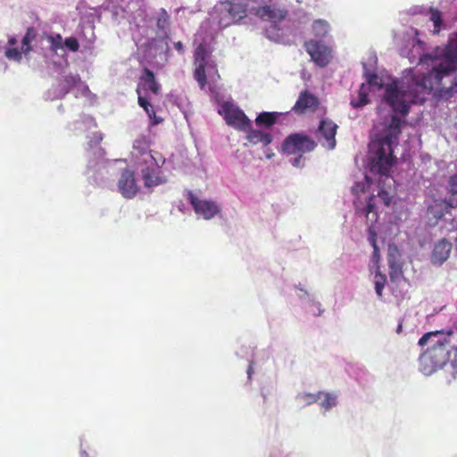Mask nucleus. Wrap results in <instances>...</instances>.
Returning a JSON list of instances; mask_svg holds the SVG:
<instances>
[{"mask_svg":"<svg viewBox=\"0 0 457 457\" xmlns=\"http://www.w3.org/2000/svg\"><path fill=\"white\" fill-rule=\"evenodd\" d=\"M375 195L370 196L366 207L362 210V213L366 216L367 220L370 221L371 225L377 221L378 217V212L375 210L376 207L373 203Z\"/></svg>","mask_w":457,"mask_h":457,"instance_id":"obj_22","label":"nucleus"},{"mask_svg":"<svg viewBox=\"0 0 457 457\" xmlns=\"http://www.w3.org/2000/svg\"><path fill=\"white\" fill-rule=\"evenodd\" d=\"M79 81V75L64 76L59 82L57 96L64 97Z\"/></svg>","mask_w":457,"mask_h":457,"instance_id":"obj_18","label":"nucleus"},{"mask_svg":"<svg viewBox=\"0 0 457 457\" xmlns=\"http://www.w3.org/2000/svg\"><path fill=\"white\" fill-rule=\"evenodd\" d=\"M448 342L452 344L451 350L453 351L452 364L457 369V326L448 331Z\"/></svg>","mask_w":457,"mask_h":457,"instance_id":"obj_24","label":"nucleus"},{"mask_svg":"<svg viewBox=\"0 0 457 457\" xmlns=\"http://www.w3.org/2000/svg\"><path fill=\"white\" fill-rule=\"evenodd\" d=\"M46 39L50 44V50L57 53L59 49L62 48V37L60 34H46Z\"/></svg>","mask_w":457,"mask_h":457,"instance_id":"obj_25","label":"nucleus"},{"mask_svg":"<svg viewBox=\"0 0 457 457\" xmlns=\"http://www.w3.org/2000/svg\"><path fill=\"white\" fill-rule=\"evenodd\" d=\"M369 103V93L367 91L365 84H361L358 90L357 98H353L350 104L353 108H361Z\"/></svg>","mask_w":457,"mask_h":457,"instance_id":"obj_21","label":"nucleus"},{"mask_svg":"<svg viewBox=\"0 0 457 457\" xmlns=\"http://www.w3.org/2000/svg\"><path fill=\"white\" fill-rule=\"evenodd\" d=\"M253 13L263 21L277 24L287 18L288 12L276 4H265L255 8Z\"/></svg>","mask_w":457,"mask_h":457,"instance_id":"obj_9","label":"nucleus"},{"mask_svg":"<svg viewBox=\"0 0 457 457\" xmlns=\"http://www.w3.org/2000/svg\"><path fill=\"white\" fill-rule=\"evenodd\" d=\"M317 147L315 140L306 134L292 133L288 135L281 145V152L287 155L304 154L312 152Z\"/></svg>","mask_w":457,"mask_h":457,"instance_id":"obj_4","label":"nucleus"},{"mask_svg":"<svg viewBox=\"0 0 457 457\" xmlns=\"http://www.w3.org/2000/svg\"><path fill=\"white\" fill-rule=\"evenodd\" d=\"M386 282V275L382 274L379 271H377L376 275H375V281H374V283H375L376 293H377V295L379 297L382 296V292H383V289L385 287Z\"/></svg>","mask_w":457,"mask_h":457,"instance_id":"obj_31","label":"nucleus"},{"mask_svg":"<svg viewBox=\"0 0 457 457\" xmlns=\"http://www.w3.org/2000/svg\"><path fill=\"white\" fill-rule=\"evenodd\" d=\"M449 189L457 190V173L449 178L448 180Z\"/></svg>","mask_w":457,"mask_h":457,"instance_id":"obj_42","label":"nucleus"},{"mask_svg":"<svg viewBox=\"0 0 457 457\" xmlns=\"http://www.w3.org/2000/svg\"><path fill=\"white\" fill-rule=\"evenodd\" d=\"M16 38L15 37H11L9 40H8V43L10 46H14L16 44Z\"/></svg>","mask_w":457,"mask_h":457,"instance_id":"obj_47","label":"nucleus"},{"mask_svg":"<svg viewBox=\"0 0 457 457\" xmlns=\"http://www.w3.org/2000/svg\"><path fill=\"white\" fill-rule=\"evenodd\" d=\"M205 64H197L195 71H194V78L198 82L200 87L203 89L206 86V74H205Z\"/></svg>","mask_w":457,"mask_h":457,"instance_id":"obj_27","label":"nucleus"},{"mask_svg":"<svg viewBox=\"0 0 457 457\" xmlns=\"http://www.w3.org/2000/svg\"><path fill=\"white\" fill-rule=\"evenodd\" d=\"M452 251V243L445 238L439 240L435 244L432 253L431 262L435 265H441L450 255Z\"/></svg>","mask_w":457,"mask_h":457,"instance_id":"obj_15","label":"nucleus"},{"mask_svg":"<svg viewBox=\"0 0 457 457\" xmlns=\"http://www.w3.org/2000/svg\"><path fill=\"white\" fill-rule=\"evenodd\" d=\"M245 132H247L246 139L252 145L262 144V146H267L273 140V137L270 133L252 129V126Z\"/></svg>","mask_w":457,"mask_h":457,"instance_id":"obj_16","label":"nucleus"},{"mask_svg":"<svg viewBox=\"0 0 457 457\" xmlns=\"http://www.w3.org/2000/svg\"><path fill=\"white\" fill-rule=\"evenodd\" d=\"M356 187L357 188L361 187V185L360 184H356Z\"/></svg>","mask_w":457,"mask_h":457,"instance_id":"obj_51","label":"nucleus"},{"mask_svg":"<svg viewBox=\"0 0 457 457\" xmlns=\"http://www.w3.org/2000/svg\"><path fill=\"white\" fill-rule=\"evenodd\" d=\"M401 331H402V324H399V325H398V327H397L396 332H397L398 334H400V333H401Z\"/></svg>","mask_w":457,"mask_h":457,"instance_id":"obj_48","label":"nucleus"},{"mask_svg":"<svg viewBox=\"0 0 457 457\" xmlns=\"http://www.w3.org/2000/svg\"><path fill=\"white\" fill-rule=\"evenodd\" d=\"M304 47L312 60L320 67H326L331 59V49L320 41L305 42Z\"/></svg>","mask_w":457,"mask_h":457,"instance_id":"obj_8","label":"nucleus"},{"mask_svg":"<svg viewBox=\"0 0 457 457\" xmlns=\"http://www.w3.org/2000/svg\"><path fill=\"white\" fill-rule=\"evenodd\" d=\"M445 203L451 208L457 207V190H448V195L445 199Z\"/></svg>","mask_w":457,"mask_h":457,"instance_id":"obj_35","label":"nucleus"},{"mask_svg":"<svg viewBox=\"0 0 457 457\" xmlns=\"http://www.w3.org/2000/svg\"><path fill=\"white\" fill-rule=\"evenodd\" d=\"M402 120L395 115L392 116L390 122L386 126L383 133L373 139L370 144V172L378 175V197L386 206L391 203V188L395 184L390 170L395 162L393 154V145L398 144V136L401 133Z\"/></svg>","mask_w":457,"mask_h":457,"instance_id":"obj_2","label":"nucleus"},{"mask_svg":"<svg viewBox=\"0 0 457 457\" xmlns=\"http://www.w3.org/2000/svg\"><path fill=\"white\" fill-rule=\"evenodd\" d=\"M226 123L239 131H246L251 127V120L245 113L236 104L226 102L219 110Z\"/></svg>","mask_w":457,"mask_h":457,"instance_id":"obj_5","label":"nucleus"},{"mask_svg":"<svg viewBox=\"0 0 457 457\" xmlns=\"http://www.w3.org/2000/svg\"><path fill=\"white\" fill-rule=\"evenodd\" d=\"M189 201L195 213L206 220L213 218L220 212L219 206L214 202L198 199L192 193H189Z\"/></svg>","mask_w":457,"mask_h":457,"instance_id":"obj_13","label":"nucleus"},{"mask_svg":"<svg viewBox=\"0 0 457 457\" xmlns=\"http://www.w3.org/2000/svg\"><path fill=\"white\" fill-rule=\"evenodd\" d=\"M457 70V45L450 43L444 50L443 58L439 63L427 74L416 76L406 86L399 88L396 81L386 86L384 99L394 112L402 115L409 112L410 105L412 104H423L426 96L433 90L442 93L452 91L453 83L445 87L443 79Z\"/></svg>","mask_w":457,"mask_h":457,"instance_id":"obj_1","label":"nucleus"},{"mask_svg":"<svg viewBox=\"0 0 457 457\" xmlns=\"http://www.w3.org/2000/svg\"><path fill=\"white\" fill-rule=\"evenodd\" d=\"M380 259L378 246L373 247L372 261L374 263H378Z\"/></svg>","mask_w":457,"mask_h":457,"instance_id":"obj_43","label":"nucleus"},{"mask_svg":"<svg viewBox=\"0 0 457 457\" xmlns=\"http://www.w3.org/2000/svg\"><path fill=\"white\" fill-rule=\"evenodd\" d=\"M221 4L224 7V11L229 15V21H224V19L220 20V25L222 27H228L231 23H236L246 17L247 15V5L241 2L236 0H228L222 2Z\"/></svg>","mask_w":457,"mask_h":457,"instance_id":"obj_10","label":"nucleus"},{"mask_svg":"<svg viewBox=\"0 0 457 457\" xmlns=\"http://www.w3.org/2000/svg\"><path fill=\"white\" fill-rule=\"evenodd\" d=\"M428 342L431 345L421 353L420 365L423 373L431 374L447 362L452 344L448 342V331H433L424 334L419 340V345L424 346Z\"/></svg>","mask_w":457,"mask_h":457,"instance_id":"obj_3","label":"nucleus"},{"mask_svg":"<svg viewBox=\"0 0 457 457\" xmlns=\"http://www.w3.org/2000/svg\"><path fill=\"white\" fill-rule=\"evenodd\" d=\"M279 116L278 112H263L257 115L255 119V124L257 127L270 128L273 126Z\"/></svg>","mask_w":457,"mask_h":457,"instance_id":"obj_19","label":"nucleus"},{"mask_svg":"<svg viewBox=\"0 0 457 457\" xmlns=\"http://www.w3.org/2000/svg\"><path fill=\"white\" fill-rule=\"evenodd\" d=\"M64 45L69 50H71L72 52H77L79 48V44L78 42V39L74 37H67L64 40Z\"/></svg>","mask_w":457,"mask_h":457,"instance_id":"obj_36","label":"nucleus"},{"mask_svg":"<svg viewBox=\"0 0 457 457\" xmlns=\"http://www.w3.org/2000/svg\"><path fill=\"white\" fill-rule=\"evenodd\" d=\"M207 49L205 45L200 44L195 51V59L197 64H207Z\"/></svg>","mask_w":457,"mask_h":457,"instance_id":"obj_30","label":"nucleus"},{"mask_svg":"<svg viewBox=\"0 0 457 457\" xmlns=\"http://www.w3.org/2000/svg\"><path fill=\"white\" fill-rule=\"evenodd\" d=\"M156 164L151 162H138V166L145 165V167L141 170L142 179L146 187H153L161 185L165 182L160 177V167L165 162V159L162 156L155 158Z\"/></svg>","mask_w":457,"mask_h":457,"instance_id":"obj_7","label":"nucleus"},{"mask_svg":"<svg viewBox=\"0 0 457 457\" xmlns=\"http://www.w3.org/2000/svg\"><path fill=\"white\" fill-rule=\"evenodd\" d=\"M329 30V24L325 20H316L312 23V31L315 37H323Z\"/></svg>","mask_w":457,"mask_h":457,"instance_id":"obj_23","label":"nucleus"},{"mask_svg":"<svg viewBox=\"0 0 457 457\" xmlns=\"http://www.w3.org/2000/svg\"><path fill=\"white\" fill-rule=\"evenodd\" d=\"M150 146L151 141L149 137L145 135H141L135 139L131 156L137 165L138 162H151L156 164V157L150 150Z\"/></svg>","mask_w":457,"mask_h":457,"instance_id":"obj_6","label":"nucleus"},{"mask_svg":"<svg viewBox=\"0 0 457 457\" xmlns=\"http://www.w3.org/2000/svg\"><path fill=\"white\" fill-rule=\"evenodd\" d=\"M137 93L138 95L137 103L139 106L142 107L144 110L147 109L151 105L150 102L147 100V98L140 95V89L138 87L137 88Z\"/></svg>","mask_w":457,"mask_h":457,"instance_id":"obj_40","label":"nucleus"},{"mask_svg":"<svg viewBox=\"0 0 457 457\" xmlns=\"http://www.w3.org/2000/svg\"><path fill=\"white\" fill-rule=\"evenodd\" d=\"M368 240L372 247L378 246L377 245V233L375 229L372 228V226H370L368 230Z\"/></svg>","mask_w":457,"mask_h":457,"instance_id":"obj_39","label":"nucleus"},{"mask_svg":"<svg viewBox=\"0 0 457 457\" xmlns=\"http://www.w3.org/2000/svg\"><path fill=\"white\" fill-rule=\"evenodd\" d=\"M322 392L317 394L303 393L297 395V400L303 402L305 404H312L319 402L321 399Z\"/></svg>","mask_w":457,"mask_h":457,"instance_id":"obj_29","label":"nucleus"},{"mask_svg":"<svg viewBox=\"0 0 457 457\" xmlns=\"http://www.w3.org/2000/svg\"><path fill=\"white\" fill-rule=\"evenodd\" d=\"M337 128V125L333 120L323 119L320 121L317 129V135L321 136L326 140L327 146L330 150L334 149L337 144L336 134Z\"/></svg>","mask_w":457,"mask_h":457,"instance_id":"obj_14","label":"nucleus"},{"mask_svg":"<svg viewBox=\"0 0 457 457\" xmlns=\"http://www.w3.org/2000/svg\"><path fill=\"white\" fill-rule=\"evenodd\" d=\"M430 21L434 23V34H438L441 29V26L443 24L442 21V13L439 10L435 8H430Z\"/></svg>","mask_w":457,"mask_h":457,"instance_id":"obj_26","label":"nucleus"},{"mask_svg":"<svg viewBox=\"0 0 457 457\" xmlns=\"http://www.w3.org/2000/svg\"><path fill=\"white\" fill-rule=\"evenodd\" d=\"M433 209H434V207H433V206H429L428 211H429L430 212H433Z\"/></svg>","mask_w":457,"mask_h":457,"instance_id":"obj_49","label":"nucleus"},{"mask_svg":"<svg viewBox=\"0 0 457 457\" xmlns=\"http://www.w3.org/2000/svg\"><path fill=\"white\" fill-rule=\"evenodd\" d=\"M296 156L293 159L290 160V162L291 164L294 166V167H296V168H301L303 166V163H304V158H303V154H295Z\"/></svg>","mask_w":457,"mask_h":457,"instance_id":"obj_41","label":"nucleus"},{"mask_svg":"<svg viewBox=\"0 0 457 457\" xmlns=\"http://www.w3.org/2000/svg\"><path fill=\"white\" fill-rule=\"evenodd\" d=\"M145 112L147 113L148 117L154 120L153 121L154 125H156V124H159L160 122H162V120L161 118L156 117L155 112H154L152 104L147 109H145Z\"/></svg>","mask_w":457,"mask_h":457,"instance_id":"obj_37","label":"nucleus"},{"mask_svg":"<svg viewBox=\"0 0 457 457\" xmlns=\"http://www.w3.org/2000/svg\"><path fill=\"white\" fill-rule=\"evenodd\" d=\"M37 31L34 28L27 29L26 33L21 40V51L25 55L32 50L31 42L36 38Z\"/></svg>","mask_w":457,"mask_h":457,"instance_id":"obj_20","label":"nucleus"},{"mask_svg":"<svg viewBox=\"0 0 457 457\" xmlns=\"http://www.w3.org/2000/svg\"><path fill=\"white\" fill-rule=\"evenodd\" d=\"M145 112L147 113L148 117L154 120L153 121L154 125H156V124H159L160 122H162V120L161 118L156 117L155 112H154L152 104L147 109H145Z\"/></svg>","mask_w":457,"mask_h":457,"instance_id":"obj_38","label":"nucleus"},{"mask_svg":"<svg viewBox=\"0 0 457 457\" xmlns=\"http://www.w3.org/2000/svg\"><path fill=\"white\" fill-rule=\"evenodd\" d=\"M118 188L123 197L130 199L136 196L138 191V187L136 182L134 171L124 169L120 172L118 180Z\"/></svg>","mask_w":457,"mask_h":457,"instance_id":"obj_11","label":"nucleus"},{"mask_svg":"<svg viewBox=\"0 0 457 457\" xmlns=\"http://www.w3.org/2000/svg\"><path fill=\"white\" fill-rule=\"evenodd\" d=\"M140 85H143L145 88L147 87L154 95L160 93L161 86L156 81L154 73L148 68L143 70V75L140 77Z\"/></svg>","mask_w":457,"mask_h":457,"instance_id":"obj_17","label":"nucleus"},{"mask_svg":"<svg viewBox=\"0 0 457 457\" xmlns=\"http://www.w3.org/2000/svg\"><path fill=\"white\" fill-rule=\"evenodd\" d=\"M388 262H389V267L391 270L390 275L393 276V271L396 272V271L400 270V267L396 263L392 262L390 258H389Z\"/></svg>","mask_w":457,"mask_h":457,"instance_id":"obj_44","label":"nucleus"},{"mask_svg":"<svg viewBox=\"0 0 457 457\" xmlns=\"http://www.w3.org/2000/svg\"><path fill=\"white\" fill-rule=\"evenodd\" d=\"M22 53L23 52L21 50H19L16 47L8 48L5 51V56L9 60H13V61H16V62H20L21 60V58H22Z\"/></svg>","mask_w":457,"mask_h":457,"instance_id":"obj_34","label":"nucleus"},{"mask_svg":"<svg viewBox=\"0 0 457 457\" xmlns=\"http://www.w3.org/2000/svg\"><path fill=\"white\" fill-rule=\"evenodd\" d=\"M366 82L369 86L381 88L383 87L382 79L376 73H366Z\"/></svg>","mask_w":457,"mask_h":457,"instance_id":"obj_33","label":"nucleus"},{"mask_svg":"<svg viewBox=\"0 0 457 457\" xmlns=\"http://www.w3.org/2000/svg\"><path fill=\"white\" fill-rule=\"evenodd\" d=\"M102 140H103L102 134L101 133H96L94 135V137H93V139L91 140L90 143H95L96 145H98V144L101 143Z\"/></svg>","mask_w":457,"mask_h":457,"instance_id":"obj_45","label":"nucleus"},{"mask_svg":"<svg viewBox=\"0 0 457 457\" xmlns=\"http://www.w3.org/2000/svg\"><path fill=\"white\" fill-rule=\"evenodd\" d=\"M320 104V101L316 96L308 90L300 93L298 99L292 107V112L297 115L306 112H314Z\"/></svg>","mask_w":457,"mask_h":457,"instance_id":"obj_12","label":"nucleus"},{"mask_svg":"<svg viewBox=\"0 0 457 457\" xmlns=\"http://www.w3.org/2000/svg\"><path fill=\"white\" fill-rule=\"evenodd\" d=\"M170 24V15L166 12V10L162 9L161 12L159 13L156 25L159 29L164 30L168 28Z\"/></svg>","mask_w":457,"mask_h":457,"instance_id":"obj_32","label":"nucleus"},{"mask_svg":"<svg viewBox=\"0 0 457 457\" xmlns=\"http://www.w3.org/2000/svg\"><path fill=\"white\" fill-rule=\"evenodd\" d=\"M321 398L322 399H320V404L326 411L330 410L332 407L336 406V404H337V395H335L333 394L322 392Z\"/></svg>","mask_w":457,"mask_h":457,"instance_id":"obj_28","label":"nucleus"},{"mask_svg":"<svg viewBox=\"0 0 457 457\" xmlns=\"http://www.w3.org/2000/svg\"><path fill=\"white\" fill-rule=\"evenodd\" d=\"M174 47H175L176 50H178L180 53H182L183 50H184L183 44L180 41H178V42L174 43Z\"/></svg>","mask_w":457,"mask_h":457,"instance_id":"obj_46","label":"nucleus"},{"mask_svg":"<svg viewBox=\"0 0 457 457\" xmlns=\"http://www.w3.org/2000/svg\"><path fill=\"white\" fill-rule=\"evenodd\" d=\"M442 216H443V213H442V212H440V213L437 215V217H438V218H441Z\"/></svg>","mask_w":457,"mask_h":457,"instance_id":"obj_50","label":"nucleus"}]
</instances>
